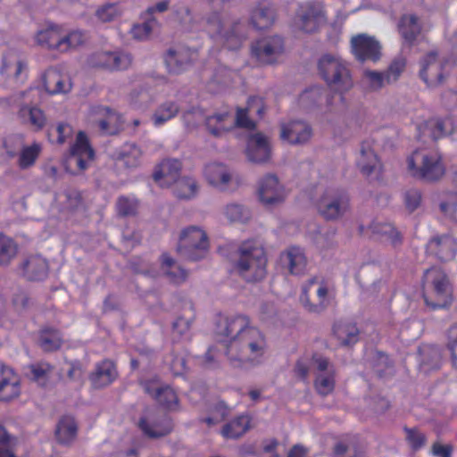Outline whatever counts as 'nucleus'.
I'll use <instances>...</instances> for the list:
<instances>
[{"mask_svg": "<svg viewBox=\"0 0 457 457\" xmlns=\"http://www.w3.org/2000/svg\"><path fill=\"white\" fill-rule=\"evenodd\" d=\"M216 335L223 337L225 355L232 367L245 368L262 363L267 351L264 334L251 324L248 316H219Z\"/></svg>", "mask_w": 457, "mask_h": 457, "instance_id": "1", "label": "nucleus"}, {"mask_svg": "<svg viewBox=\"0 0 457 457\" xmlns=\"http://www.w3.org/2000/svg\"><path fill=\"white\" fill-rule=\"evenodd\" d=\"M267 262L264 249L254 241L247 240L240 245L233 269L246 282H257L266 277Z\"/></svg>", "mask_w": 457, "mask_h": 457, "instance_id": "2", "label": "nucleus"}, {"mask_svg": "<svg viewBox=\"0 0 457 457\" xmlns=\"http://www.w3.org/2000/svg\"><path fill=\"white\" fill-rule=\"evenodd\" d=\"M421 286L424 302L432 310L446 308L452 303V285L441 268L433 266L426 270Z\"/></svg>", "mask_w": 457, "mask_h": 457, "instance_id": "3", "label": "nucleus"}, {"mask_svg": "<svg viewBox=\"0 0 457 457\" xmlns=\"http://www.w3.org/2000/svg\"><path fill=\"white\" fill-rule=\"evenodd\" d=\"M407 166L412 177L428 182L438 181L445 174L441 155L426 150L413 151L407 159Z\"/></svg>", "mask_w": 457, "mask_h": 457, "instance_id": "4", "label": "nucleus"}, {"mask_svg": "<svg viewBox=\"0 0 457 457\" xmlns=\"http://www.w3.org/2000/svg\"><path fill=\"white\" fill-rule=\"evenodd\" d=\"M335 297V288L327 280L311 278L303 287L300 303L311 313L323 312Z\"/></svg>", "mask_w": 457, "mask_h": 457, "instance_id": "5", "label": "nucleus"}, {"mask_svg": "<svg viewBox=\"0 0 457 457\" xmlns=\"http://www.w3.org/2000/svg\"><path fill=\"white\" fill-rule=\"evenodd\" d=\"M318 68L329 88L338 92L340 99L343 100L342 94L353 86V79L345 63L337 56L325 54L320 59Z\"/></svg>", "mask_w": 457, "mask_h": 457, "instance_id": "6", "label": "nucleus"}, {"mask_svg": "<svg viewBox=\"0 0 457 457\" xmlns=\"http://www.w3.org/2000/svg\"><path fill=\"white\" fill-rule=\"evenodd\" d=\"M62 30H37L36 42L38 46L47 50H56L65 53L71 48L83 44L85 35L83 30H70L62 35Z\"/></svg>", "mask_w": 457, "mask_h": 457, "instance_id": "7", "label": "nucleus"}, {"mask_svg": "<svg viewBox=\"0 0 457 457\" xmlns=\"http://www.w3.org/2000/svg\"><path fill=\"white\" fill-rule=\"evenodd\" d=\"M208 248L209 241L206 233L192 226L182 231L177 251L187 260L198 261L206 255Z\"/></svg>", "mask_w": 457, "mask_h": 457, "instance_id": "8", "label": "nucleus"}, {"mask_svg": "<svg viewBox=\"0 0 457 457\" xmlns=\"http://www.w3.org/2000/svg\"><path fill=\"white\" fill-rule=\"evenodd\" d=\"M131 63V55L120 50H99L92 53L87 58V65L88 67L108 71L127 70L130 67Z\"/></svg>", "mask_w": 457, "mask_h": 457, "instance_id": "9", "label": "nucleus"}, {"mask_svg": "<svg viewBox=\"0 0 457 457\" xmlns=\"http://www.w3.org/2000/svg\"><path fill=\"white\" fill-rule=\"evenodd\" d=\"M138 428L149 438H158L170 434L173 428L171 419L155 410H146L137 422Z\"/></svg>", "mask_w": 457, "mask_h": 457, "instance_id": "10", "label": "nucleus"}, {"mask_svg": "<svg viewBox=\"0 0 457 457\" xmlns=\"http://www.w3.org/2000/svg\"><path fill=\"white\" fill-rule=\"evenodd\" d=\"M349 207L348 195L339 189H329L318 202V210L326 220H336Z\"/></svg>", "mask_w": 457, "mask_h": 457, "instance_id": "11", "label": "nucleus"}, {"mask_svg": "<svg viewBox=\"0 0 457 457\" xmlns=\"http://www.w3.org/2000/svg\"><path fill=\"white\" fill-rule=\"evenodd\" d=\"M283 52L284 40L278 35L258 39L252 46L253 55L264 64L276 62Z\"/></svg>", "mask_w": 457, "mask_h": 457, "instance_id": "12", "label": "nucleus"}, {"mask_svg": "<svg viewBox=\"0 0 457 457\" xmlns=\"http://www.w3.org/2000/svg\"><path fill=\"white\" fill-rule=\"evenodd\" d=\"M160 379L155 376L152 379L140 381L145 392L168 411H178L179 402L177 393L169 386H157Z\"/></svg>", "mask_w": 457, "mask_h": 457, "instance_id": "13", "label": "nucleus"}, {"mask_svg": "<svg viewBox=\"0 0 457 457\" xmlns=\"http://www.w3.org/2000/svg\"><path fill=\"white\" fill-rule=\"evenodd\" d=\"M447 64L448 61H442L436 52H430L421 61L420 77L428 87L439 86L445 78L444 71Z\"/></svg>", "mask_w": 457, "mask_h": 457, "instance_id": "14", "label": "nucleus"}, {"mask_svg": "<svg viewBox=\"0 0 457 457\" xmlns=\"http://www.w3.org/2000/svg\"><path fill=\"white\" fill-rule=\"evenodd\" d=\"M198 53L184 46L170 48L164 55V62L170 73L185 71L196 59Z\"/></svg>", "mask_w": 457, "mask_h": 457, "instance_id": "15", "label": "nucleus"}, {"mask_svg": "<svg viewBox=\"0 0 457 457\" xmlns=\"http://www.w3.org/2000/svg\"><path fill=\"white\" fill-rule=\"evenodd\" d=\"M427 250L443 262L453 261L457 253V239L450 234L432 237Z\"/></svg>", "mask_w": 457, "mask_h": 457, "instance_id": "16", "label": "nucleus"}, {"mask_svg": "<svg viewBox=\"0 0 457 457\" xmlns=\"http://www.w3.org/2000/svg\"><path fill=\"white\" fill-rule=\"evenodd\" d=\"M258 195L260 201L269 206L282 203L286 194L276 175L268 174L259 183Z\"/></svg>", "mask_w": 457, "mask_h": 457, "instance_id": "17", "label": "nucleus"}, {"mask_svg": "<svg viewBox=\"0 0 457 457\" xmlns=\"http://www.w3.org/2000/svg\"><path fill=\"white\" fill-rule=\"evenodd\" d=\"M418 131L419 140H425L428 137L436 141L452 134L454 131V127L451 118H432L420 124L418 127Z\"/></svg>", "mask_w": 457, "mask_h": 457, "instance_id": "18", "label": "nucleus"}, {"mask_svg": "<svg viewBox=\"0 0 457 457\" xmlns=\"http://www.w3.org/2000/svg\"><path fill=\"white\" fill-rule=\"evenodd\" d=\"M70 162H75L79 170H85L88 162L93 161L95 152L90 145L87 134L84 131H79L76 141L70 149Z\"/></svg>", "mask_w": 457, "mask_h": 457, "instance_id": "19", "label": "nucleus"}, {"mask_svg": "<svg viewBox=\"0 0 457 457\" xmlns=\"http://www.w3.org/2000/svg\"><path fill=\"white\" fill-rule=\"evenodd\" d=\"M351 42L353 53L359 61L377 62L380 59V46L373 37L360 34L353 37Z\"/></svg>", "mask_w": 457, "mask_h": 457, "instance_id": "20", "label": "nucleus"}, {"mask_svg": "<svg viewBox=\"0 0 457 457\" xmlns=\"http://www.w3.org/2000/svg\"><path fill=\"white\" fill-rule=\"evenodd\" d=\"M118 378V370L113 361L104 359L97 362L89 374V380L94 388H103L113 383Z\"/></svg>", "mask_w": 457, "mask_h": 457, "instance_id": "21", "label": "nucleus"}, {"mask_svg": "<svg viewBox=\"0 0 457 457\" xmlns=\"http://www.w3.org/2000/svg\"><path fill=\"white\" fill-rule=\"evenodd\" d=\"M312 135L311 126L301 120H293L281 126V139L292 145L306 143Z\"/></svg>", "mask_w": 457, "mask_h": 457, "instance_id": "22", "label": "nucleus"}, {"mask_svg": "<svg viewBox=\"0 0 457 457\" xmlns=\"http://www.w3.org/2000/svg\"><path fill=\"white\" fill-rule=\"evenodd\" d=\"M246 155L253 162H268L271 156V148L268 138L260 132L250 136L247 142Z\"/></svg>", "mask_w": 457, "mask_h": 457, "instance_id": "23", "label": "nucleus"}, {"mask_svg": "<svg viewBox=\"0 0 457 457\" xmlns=\"http://www.w3.org/2000/svg\"><path fill=\"white\" fill-rule=\"evenodd\" d=\"M357 165L364 176L370 177L374 174L377 179H380L382 164L369 142H363L361 144V154L357 161Z\"/></svg>", "mask_w": 457, "mask_h": 457, "instance_id": "24", "label": "nucleus"}, {"mask_svg": "<svg viewBox=\"0 0 457 457\" xmlns=\"http://www.w3.org/2000/svg\"><path fill=\"white\" fill-rule=\"evenodd\" d=\"M182 168L181 162L177 159L163 160L154 172V179L160 183L162 187H170L172 183L179 180Z\"/></svg>", "mask_w": 457, "mask_h": 457, "instance_id": "25", "label": "nucleus"}, {"mask_svg": "<svg viewBox=\"0 0 457 457\" xmlns=\"http://www.w3.org/2000/svg\"><path fill=\"white\" fill-rule=\"evenodd\" d=\"M278 13L270 3H259L251 12L250 21L255 29H270L276 25Z\"/></svg>", "mask_w": 457, "mask_h": 457, "instance_id": "26", "label": "nucleus"}, {"mask_svg": "<svg viewBox=\"0 0 457 457\" xmlns=\"http://www.w3.org/2000/svg\"><path fill=\"white\" fill-rule=\"evenodd\" d=\"M2 376L0 379V401L9 402L21 394L20 378L12 369L8 367L2 368Z\"/></svg>", "mask_w": 457, "mask_h": 457, "instance_id": "27", "label": "nucleus"}, {"mask_svg": "<svg viewBox=\"0 0 457 457\" xmlns=\"http://www.w3.org/2000/svg\"><path fill=\"white\" fill-rule=\"evenodd\" d=\"M295 17L303 26H323L326 21L325 12L322 5L313 2L301 4L296 12Z\"/></svg>", "mask_w": 457, "mask_h": 457, "instance_id": "28", "label": "nucleus"}, {"mask_svg": "<svg viewBox=\"0 0 457 457\" xmlns=\"http://www.w3.org/2000/svg\"><path fill=\"white\" fill-rule=\"evenodd\" d=\"M44 87L51 95L65 94L71 91V83L56 68H50L44 74Z\"/></svg>", "mask_w": 457, "mask_h": 457, "instance_id": "29", "label": "nucleus"}, {"mask_svg": "<svg viewBox=\"0 0 457 457\" xmlns=\"http://www.w3.org/2000/svg\"><path fill=\"white\" fill-rule=\"evenodd\" d=\"M251 421L250 415L240 414L224 424L220 434L226 439H237L250 429Z\"/></svg>", "mask_w": 457, "mask_h": 457, "instance_id": "30", "label": "nucleus"}, {"mask_svg": "<svg viewBox=\"0 0 457 457\" xmlns=\"http://www.w3.org/2000/svg\"><path fill=\"white\" fill-rule=\"evenodd\" d=\"M22 270L29 280L39 281L47 277L48 263L41 255H32L24 262Z\"/></svg>", "mask_w": 457, "mask_h": 457, "instance_id": "31", "label": "nucleus"}, {"mask_svg": "<svg viewBox=\"0 0 457 457\" xmlns=\"http://www.w3.org/2000/svg\"><path fill=\"white\" fill-rule=\"evenodd\" d=\"M78 434L77 423L71 416H63L60 419L55 428V437L59 444L71 445Z\"/></svg>", "mask_w": 457, "mask_h": 457, "instance_id": "32", "label": "nucleus"}, {"mask_svg": "<svg viewBox=\"0 0 457 457\" xmlns=\"http://www.w3.org/2000/svg\"><path fill=\"white\" fill-rule=\"evenodd\" d=\"M205 125L209 132L214 137H221L233 129V118L228 112L208 116Z\"/></svg>", "mask_w": 457, "mask_h": 457, "instance_id": "33", "label": "nucleus"}, {"mask_svg": "<svg viewBox=\"0 0 457 457\" xmlns=\"http://www.w3.org/2000/svg\"><path fill=\"white\" fill-rule=\"evenodd\" d=\"M204 176L211 185L221 189L225 188L230 180V174L222 163L213 162L204 168Z\"/></svg>", "mask_w": 457, "mask_h": 457, "instance_id": "34", "label": "nucleus"}, {"mask_svg": "<svg viewBox=\"0 0 457 457\" xmlns=\"http://www.w3.org/2000/svg\"><path fill=\"white\" fill-rule=\"evenodd\" d=\"M282 259L287 262L291 274L300 275L303 273L307 261L302 248L298 246L288 248L287 251L282 254Z\"/></svg>", "mask_w": 457, "mask_h": 457, "instance_id": "35", "label": "nucleus"}, {"mask_svg": "<svg viewBox=\"0 0 457 457\" xmlns=\"http://www.w3.org/2000/svg\"><path fill=\"white\" fill-rule=\"evenodd\" d=\"M97 113L104 115V119L98 121V127L105 135H115L120 130V115L109 107H97Z\"/></svg>", "mask_w": 457, "mask_h": 457, "instance_id": "36", "label": "nucleus"}, {"mask_svg": "<svg viewBox=\"0 0 457 457\" xmlns=\"http://www.w3.org/2000/svg\"><path fill=\"white\" fill-rule=\"evenodd\" d=\"M19 116L24 123H29L35 130L42 129L46 122L44 112L35 106H21L19 111Z\"/></svg>", "mask_w": 457, "mask_h": 457, "instance_id": "37", "label": "nucleus"}, {"mask_svg": "<svg viewBox=\"0 0 457 457\" xmlns=\"http://www.w3.org/2000/svg\"><path fill=\"white\" fill-rule=\"evenodd\" d=\"M333 333L342 345H351L359 339V329L355 324L337 322L333 326Z\"/></svg>", "mask_w": 457, "mask_h": 457, "instance_id": "38", "label": "nucleus"}, {"mask_svg": "<svg viewBox=\"0 0 457 457\" xmlns=\"http://www.w3.org/2000/svg\"><path fill=\"white\" fill-rule=\"evenodd\" d=\"M29 370V378L38 385L45 386L49 381L54 366L46 361H37L30 364Z\"/></svg>", "mask_w": 457, "mask_h": 457, "instance_id": "39", "label": "nucleus"}, {"mask_svg": "<svg viewBox=\"0 0 457 457\" xmlns=\"http://www.w3.org/2000/svg\"><path fill=\"white\" fill-rule=\"evenodd\" d=\"M162 266L172 283L180 284L186 280L187 277V270L177 266L174 260L168 253L162 255Z\"/></svg>", "mask_w": 457, "mask_h": 457, "instance_id": "40", "label": "nucleus"}, {"mask_svg": "<svg viewBox=\"0 0 457 457\" xmlns=\"http://www.w3.org/2000/svg\"><path fill=\"white\" fill-rule=\"evenodd\" d=\"M179 111L178 104L174 101H167L162 104L153 115L154 124L156 127L163 125L168 120L173 119Z\"/></svg>", "mask_w": 457, "mask_h": 457, "instance_id": "41", "label": "nucleus"}, {"mask_svg": "<svg viewBox=\"0 0 457 457\" xmlns=\"http://www.w3.org/2000/svg\"><path fill=\"white\" fill-rule=\"evenodd\" d=\"M142 152L134 144H125L120 151L117 159L127 168H136L140 164Z\"/></svg>", "mask_w": 457, "mask_h": 457, "instance_id": "42", "label": "nucleus"}, {"mask_svg": "<svg viewBox=\"0 0 457 457\" xmlns=\"http://www.w3.org/2000/svg\"><path fill=\"white\" fill-rule=\"evenodd\" d=\"M373 234L386 236L390 244L394 246L402 244V235L390 223H378L372 222L369 228Z\"/></svg>", "mask_w": 457, "mask_h": 457, "instance_id": "43", "label": "nucleus"}, {"mask_svg": "<svg viewBox=\"0 0 457 457\" xmlns=\"http://www.w3.org/2000/svg\"><path fill=\"white\" fill-rule=\"evenodd\" d=\"M39 345L47 352L59 349L62 345V336L60 331L52 328L42 329L39 337Z\"/></svg>", "mask_w": 457, "mask_h": 457, "instance_id": "44", "label": "nucleus"}, {"mask_svg": "<svg viewBox=\"0 0 457 457\" xmlns=\"http://www.w3.org/2000/svg\"><path fill=\"white\" fill-rule=\"evenodd\" d=\"M173 184V195L179 199H188L195 195L197 186L194 179L181 178Z\"/></svg>", "mask_w": 457, "mask_h": 457, "instance_id": "45", "label": "nucleus"}, {"mask_svg": "<svg viewBox=\"0 0 457 457\" xmlns=\"http://www.w3.org/2000/svg\"><path fill=\"white\" fill-rule=\"evenodd\" d=\"M336 371L334 367L328 370L326 374H320L314 380V386L317 393L322 396H327L335 389Z\"/></svg>", "mask_w": 457, "mask_h": 457, "instance_id": "46", "label": "nucleus"}, {"mask_svg": "<svg viewBox=\"0 0 457 457\" xmlns=\"http://www.w3.org/2000/svg\"><path fill=\"white\" fill-rule=\"evenodd\" d=\"M17 252L18 245L15 241L0 232V265H8Z\"/></svg>", "mask_w": 457, "mask_h": 457, "instance_id": "47", "label": "nucleus"}, {"mask_svg": "<svg viewBox=\"0 0 457 457\" xmlns=\"http://www.w3.org/2000/svg\"><path fill=\"white\" fill-rule=\"evenodd\" d=\"M41 152V145L38 143H33L29 146H24L19 155L18 165L25 170L33 166Z\"/></svg>", "mask_w": 457, "mask_h": 457, "instance_id": "48", "label": "nucleus"}, {"mask_svg": "<svg viewBox=\"0 0 457 457\" xmlns=\"http://www.w3.org/2000/svg\"><path fill=\"white\" fill-rule=\"evenodd\" d=\"M169 2L166 0L158 2L147 9L144 14L142 25L134 24L132 29H154L159 26L157 20L153 16L154 12H162L168 9Z\"/></svg>", "mask_w": 457, "mask_h": 457, "instance_id": "49", "label": "nucleus"}, {"mask_svg": "<svg viewBox=\"0 0 457 457\" xmlns=\"http://www.w3.org/2000/svg\"><path fill=\"white\" fill-rule=\"evenodd\" d=\"M138 207L139 202L135 197L121 195L116 203L117 213L121 217L137 215Z\"/></svg>", "mask_w": 457, "mask_h": 457, "instance_id": "50", "label": "nucleus"}, {"mask_svg": "<svg viewBox=\"0 0 457 457\" xmlns=\"http://www.w3.org/2000/svg\"><path fill=\"white\" fill-rule=\"evenodd\" d=\"M406 67V59L403 56H397L392 60L388 68L384 72L386 84L395 82L404 71Z\"/></svg>", "mask_w": 457, "mask_h": 457, "instance_id": "51", "label": "nucleus"}, {"mask_svg": "<svg viewBox=\"0 0 457 457\" xmlns=\"http://www.w3.org/2000/svg\"><path fill=\"white\" fill-rule=\"evenodd\" d=\"M362 82L366 87L372 91L378 90L386 84L384 72L370 70L364 71Z\"/></svg>", "mask_w": 457, "mask_h": 457, "instance_id": "52", "label": "nucleus"}, {"mask_svg": "<svg viewBox=\"0 0 457 457\" xmlns=\"http://www.w3.org/2000/svg\"><path fill=\"white\" fill-rule=\"evenodd\" d=\"M324 89L320 86H313L304 90L299 96V104L303 107H312L320 103Z\"/></svg>", "mask_w": 457, "mask_h": 457, "instance_id": "53", "label": "nucleus"}, {"mask_svg": "<svg viewBox=\"0 0 457 457\" xmlns=\"http://www.w3.org/2000/svg\"><path fill=\"white\" fill-rule=\"evenodd\" d=\"M252 101H253V99L250 98L247 107H238L237 109L236 118L233 120V128L236 126L249 130L255 129V122L249 118V110L252 108Z\"/></svg>", "mask_w": 457, "mask_h": 457, "instance_id": "54", "label": "nucleus"}, {"mask_svg": "<svg viewBox=\"0 0 457 457\" xmlns=\"http://www.w3.org/2000/svg\"><path fill=\"white\" fill-rule=\"evenodd\" d=\"M225 216L231 222H245L250 218V212L243 205L230 204L225 208Z\"/></svg>", "mask_w": 457, "mask_h": 457, "instance_id": "55", "label": "nucleus"}, {"mask_svg": "<svg viewBox=\"0 0 457 457\" xmlns=\"http://www.w3.org/2000/svg\"><path fill=\"white\" fill-rule=\"evenodd\" d=\"M443 215L457 225V195L450 194L445 201L439 204Z\"/></svg>", "mask_w": 457, "mask_h": 457, "instance_id": "56", "label": "nucleus"}, {"mask_svg": "<svg viewBox=\"0 0 457 457\" xmlns=\"http://www.w3.org/2000/svg\"><path fill=\"white\" fill-rule=\"evenodd\" d=\"M14 67V77L18 79L21 73L27 69V65L21 60H15L13 54L3 56V65L0 68L2 74L8 72L12 67Z\"/></svg>", "mask_w": 457, "mask_h": 457, "instance_id": "57", "label": "nucleus"}, {"mask_svg": "<svg viewBox=\"0 0 457 457\" xmlns=\"http://www.w3.org/2000/svg\"><path fill=\"white\" fill-rule=\"evenodd\" d=\"M121 14V10L117 4H106L99 7L96 12V17L104 21L108 22L114 21Z\"/></svg>", "mask_w": 457, "mask_h": 457, "instance_id": "58", "label": "nucleus"}, {"mask_svg": "<svg viewBox=\"0 0 457 457\" xmlns=\"http://www.w3.org/2000/svg\"><path fill=\"white\" fill-rule=\"evenodd\" d=\"M406 433V440L412 450L417 451L423 447L427 442L425 434L420 432L418 428H404Z\"/></svg>", "mask_w": 457, "mask_h": 457, "instance_id": "59", "label": "nucleus"}, {"mask_svg": "<svg viewBox=\"0 0 457 457\" xmlns=\"http://www.w3.org/2000/svg\"><path fill=\"white\" fill-rule=\"evenodd\" d=\"M422 195L419 189L411 188L406 190L403 195V203L409 212H413L421 204Z\"/></svg>", "mask_w": 457, "mask_h": 457, "instance_id": "60", "label": "nucleus"}, {"mask_svg": "<svg viewBox=\"0 0 457 457\" xmlns=\"http://www.w3.org/2000/svg\"><path fill=\"white\" fill-rule=\"evenodd\" d=\"M312 368L311 357L303 356L297 360L294 368V372L300 380L307 382L309 372Z\"/></svg>", "mask_w": 457, "mask_h": 457, "instance_id": "61", "label": "nucleus"}, {"mask_svg": "<svg viewBox=\"0 0 457 457\" xmlns=\"http://www.w3.org/2000/svg\"><path fill=\"white\" fill-rule=\"evenodd\" d=\"M0 457H16L12 451L11 436L0 424Z\"/></svg>", "mask_w": 457, "mask_h": 457, "instance_id": "62", "label": "nucleus"}, {"mask_svg": "<svg viewBox=\"0 0 457 457\" xmlns=\"http://www.w3.org/2000/svg\"><path fill=\"white\" fill-rule=\"evenodd\" d=\"M311 361L312 367L314 368L319 372H328V370H330L331 367H333L328 358L318 353H314L312 354Z\"/></svg>", "mask_w": 457, "mask_h": 457, "instance_id": "63", "label": "nucleus"}, {"mask_svg": "<svg viewBox=\"0 0 457 457\" xmlns=\"http://www.w3.org/2000/svg\"><path fill=\"white\" fill-rule=\"evenodd\" d=\"M170 369L174 376H181L187 371V361L182 355H171Z\"/></svg>", "mask_w": 457, "mask_h": 457, "instance_id": "64", "label": "nucleus"}]
</instances>
